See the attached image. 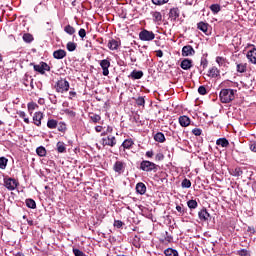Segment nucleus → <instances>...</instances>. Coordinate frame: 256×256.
<instances>
[{
	"instance_id": "f257e3e1",
	"label": "nucleus",
	"mask_w": 256,
	"mask_h": 256,
	"mask_svg": "<svg viewBox=\"0 0 256 256\" xmlns=\"http://www.w3.org/2000/svg\"><path fill=\"white\" fill-rule=\"evenodd\" d=\"M235 99V90L223 89L220 92V100L222 103H231Z\"/></svg>"
},
{
	"instance_id": "f03ea898",
	"label": "nucleus",
	"mask_w": 256,
	"mask_h": 256,
	"mask_svg": "<svg viewBox=\"0 0 256 256\" xmlns=\"http://www.w3.org/2000/svg\"><path fill=\"white\" fill-rule=\"evenodd\" d=\"M57 93H67L69 91V82L65 79H60L55 85Z\"/></svg>"
},
{
	"instance_id": "7ed1b4c3",
	"label": "nucleus",
	"mask_w": 256,
	"mask_h": 256,
	"mask_svg": "<svg viewBox=\"0 0 256 256\" xmlns=\"http://www.w3.org/2000/svg\"><path fill=\"white\" fill-rule=\"evenodd\" d=\"M139 39L141 41H153V39H155V33L144 29L139 33Z\"/></svg>"
},
{
	"instance_id": "20e7f679",
	"label": "nucleus",
	"mask_w": 256,
	"mask_h": 256,
	"mask_svg": "<svg viewBox=\"0 0 256 256\" xmlns=\"http://www.w3.org/2000/svg\"><path fill=\"white\" fill-rule=\"evenodd\" d=\"M140 169L146 172L155 171V169H157V164L151 161L144 160L140 164Z\"/></svg>"
},
{
	"instance_id": "39448f33",
	"label": "nucleus",
	"mask_w": 256,
	"mask_h": 256,
	"mask_svg": "<svg viewBox=\"0 0 256 256\" xmlns=\"http://www.w3.org/2000/svg\"><path fill=\"white\" fill-rule=\"evenodd\" d=\"M102 145L108 146V147H115V145H117V140L115 138V136H107L102 138L101 140Z\"/></svg>"
},
{
	"instance_id": "423d86ee",
	"label": "nucleus",
	"mask_w": 256,
	"mask_h": 256,
	"mask_svg": "<svg viewBox=\"0 0 256 256\" xmlns=\"http://www.w3.org/2000/svg\"><path fill=\"white\" fill-rule=\"evenodd\" d=\"M100 67L102 68V74L104 77H107V75H109V67H111V62L107 59L101 60Z\"/></svg>"
},
{
	"instance_id": "0eeeda50",
	"label": "nucleus",
	"mask_w": 256,
	"mask_h": 256,
	"mask_svg": "<svg viewBox=\"0 0 256 256\" xmlns=\"http://www.w3.org/2000/svg\"><path fill=\"white\" fill-rule=\"evenodd\" d=\"M6 189L9 191H15L17 189V180L8 178L4 181Z\"/></svg>"
},
{
	"instance_id": "6e6552de",
	"label": "nucleus",
	"mask_w": 256,
	"mask_h": 256,
	"mask_svg": "<svg viewBox=\"0 0 256 256\" xmlns=\"http://www.w3.org/2000/svg\"><path fill=\"white\" fill-rule=\"evenodd\" d=\"M107 47L110 49V51H117L119 47H121V42L115 39H110L108 41Z\"/></svg>"
},
{
	"instance_id": "1a4fd4ad",
	"label": "nucleus",
	"mask_w": 256,
	"mask_h": 256,
	"mask_svg": "<svg viewBox=\"0 0 256 256\" xmlns=\"http://www.w3.org/2000/svg\"><path fill=\"white\" fill-rule=\"evenodd\" d=\"M195 53L193 46L187 45L182 48V57H191Z\"/></svg>"
},
{
	"instance_id": "9d476101",
	"label": "nucleus",
	"mask_w": 256,
	"mask_h": 256,
	"mask_svg": "<svg viewBox=\"0 0 256 256\" xmlns=\"http://www.w3.org/2000/svg\"><path fill=\"white\" fill-rule=\"evenodd\" d=\"M180 67L181 69H184V71H189V69L193 67V60H190V59L182 60Z\"/></svg>"
},
{
	"instance_id": "9b49d317",
	"label": "nucleus",
	"mask_w": 256,
	"mask_h": 256,
	"mask_svg": "<svg viewBox=\"0 0 256 256\" xmlns=\"http://www.w3.org/2000/svg\"><path fill=\"white\" fill-rule=\"evenodd\" d=\"M246 57L250 61V63L256 65V48L248 51Z\"/></svg>"
},
{
	"instance_id": "f8f14e48",
	"label": "nucleus",
	"mask_w": 256,
	"mask_h": 256,
	"mask_svg": "<svg viewBox=\"0 0 256 256\" xmlns=\"http://www.w3.org/2000/svg\"><path fill=\"white\" fill-rule=\"evenodd\" d=\"M179 123L181 127H189V125H191V119H189L188 116H180Z\"/></svg>"
},
{
	"instance_id": "ddd939ff",
	"label": "nucleus",
	"mask_w": 256,
	"mask_h": 256,
	"mask_svg": "<svg viewBox=\"0 0 256 256\" xmlns=\"http://www.w3.org/2000/svg\"><path fill=\"white\" fill-rule=\"evenodd\" d=\"M66 56H67V52H65V50H63V49L56 50L53 53L54 59H63Z\"/></svg>"
},
{
	"instance_id": "4468645a",
	"label": "nucleus",
	"mask_w": 256,
	"mask_h": 256,
	"mask_svg": "<svg viewBox=\"0 0 256 256\" xmlns=\"http://www.w3.org/2000/svg\"><path fill=\"white\" fill-rule=\"evenodd\" d=\"M136 191L137 193H139L140 195H145V193H147V186H145L143 184V182H139L137 185H136Z\"/></svg>"
},
{
	"instance_id": "2eb2a0df",
	"label": "nucleus",
	"mask_w": 256,
	"mask_h": 256,
	"mask_svg": "<svg viewBox=\"0 0 256 256\" xmlns=\"http://www.w3.org/2000/svg\"><path fill=\"white\" fill-rule=\"evenodd\" d=\"M114 171L116 173H119L121 174V172L123 171V169H125V164L121 161H117L115 164H114V167H113Z\"/></svg>"
},
{
	"instance_id": "dca6fc26",
	"label": "nucleus",
	"mask_w": 256,
	"mask_h": 256,
	"mask_svg": "<svg viewBox=\"0 0 256 256\" xmlns=\"http://www.w3.org/2000/svg\"><path fill=\"white\" fill-rule=\"evenodd\" d=\"M41 119H43V113L36 112L33 116V121L39 127L41 125Z\"/></svg>"
},
{
	"instance_id": "f3484780",
	"label": "nucleus",
	"mask_w": 256,
	"mask_h": 256,
	"mask_svg": "<svg viewBox=\"0 0 256 256\" xmlns=\"http://www.w3.org/2000/svg\"><path fill=\"white\" fill-rule=\"evenodd\" d=\"M198 217L201 221H207L210 217V214L207 212V210L203 209L198 213Z\"/></svg>"
},
{
	"instance_id": "a211bd4d",
	"label": "nucleus",
	"mask_w": 256,
	"mask_h": 256,
	"mask_svg": "<svg viewBox=\"0 0 256 256\" xmlns=\"http://www.w3.org/2000/svg\"><path fill=\"white\" fill-rule=\"evenodd\" d=\"M152 17L154 23H161V21H163V15H161V12H152Z\"/></svg>"
},
{
	"instance_id": "6ab92c4d",
	"label": "nucleus",
	"mask_w": 256,
	"mask_h": 256,
	"mask_svg": "<svg viewBox=\"0 0 256 256\" xmlns=\"http://www.w3.org/2000/svg\"><path fill=\"white\" fill-rule=\"evenodd\" d=\"M154 140L158 143H165V134L158 132L154 136Z\"/></svg>"
},
{
	"instance_id": "aec40b11",
	"label": "nucleus",
	"mask_w": 256,
	"mask_h": 256,
	"mask_svg": "<svg viewBox=\"0 0 256 256\" xmlns=\"http://www.w3.org/2000/svg\"><path fill=\"white\" fill-rule=\"evenodd\" d=\"M169 17L171 19H177L179 17V8L170 9Z\"/></svg>"
},
{
	"instance_id": "412c9836",
	"label": "nucleus",
	"mask_w": 256,
	"mask_h": 256,
	"mask_svg": "<svg viewBox=\"0 0 256 256\" xmlns=\"http://www.w3.org/2000/svg\"><path fill=\"white\" fill-rule=\"evenodd\" d=\"M197 27L203 33H207V31L209 29V24H207L205 22H200V23H198Z\"/></svg>"
},
{
	"instance_id": "4be33fe9",
	"label": "nucleus",
	"mask_w": 256,
	"mask_h": 256,
	"mask_svg": "<svg viewBox=\"0 0 256 256\" xmlns=\"http://www.w3.org/2000/svg\"><path fill=\"white\" fill-rule=\"evenodd\" d=\"M208 77H219V69L212 67L209 71H208Z\"/></svg>"
},
{
	"instance_id": "5701e85b",
	"label": "nucleus",
	"mask_w": 256,
	"mask_h": 256,
	"mask_svg": "<svg viewBox=\"0 0 256 256\" xmlns=\"http://www.w3.org/2000/svg\"><path fill=\"white\" fill-rule=\"evenodd\" d=\"M216 145H220V147H229V141L226 138H219L216 141Z\"/></svg>"
},
{
	"instance_id": "b1692460",
	"label": "nucleus",
	"mask_w": 256,
	"mask_h": 256,
	"mask_svg": "<svg viewBox=\"0 0 256 256\" xmlns=\"http://www.w3.org/2000/svg\"><path fill=\"white\" fill-rule=\"evenodd\" d=\"M165 256H179V253L177 252V250L173 249V248H167L164 251Z\"/></svg>"
},
{
	"instance_id": "393cba45",
	"label": "nucleus",
	"mask_w": 256,
	"mask_h": 256,
	"mask_svg": "<svg viewBox=\"0 0 256 256\" xmlns=\"http://www.w3.org/2000/svg\"><path fill=\"white\" fill-rule=\"evenodd\" d=\"M36 153L37 155H39V157H45L47 155V150L45 149V147L40 146L36 149Z\"/></svg>"
},
{
	"instance_id": "a878e982",
	"label": "nucleus",
	"mask_w": 256,
	"mask_h": 256,
	"mask_svg": "<svg viewBox=\"0 0 256 256\" xmlns=\"http://www.w3.org/2000/svg\"><path fill=\"white\" fill-rule=\"evenodd\" d=\"M210 11H212V13H214V15H217V13H219V11H221V5H219V4H212L210 6Z\"/></svg>"
},
{
	"instance_id": "bb28decb",
	"label": "nucleus",
	"mask_w": 256,
	"mask_h": 256,
	"mask_svg": "<svg viewBox=\"0 0 256 256\" xmlns=\"http://www.w3.org/2000/svg\"><path fill=\"white\" fill-rule=\"evenodd\" d=\"M122 147H124V149H131V147H133V140L132 139H126L122 143Z\"/></svg>"
},
{
	"instance_id": "cd10ccee",
	"label": "nucleus",
	"mask_w": 256,
	"mask_h": 256,
	"mask_svg": "<svg viewBox=\"0 0 256 256\" xmlns=\"http://www.w3.org/2000/svg\"><path fill=\"white\" fill-rule=\"evenodd\" d=\"M64 31H65V33H67L68 35H74V33H75V28H74L73 26H71V25H67V26H65Z\"/></svg>"
},
{
	"instance_id": "c85d7f7f",
	"label": "nucleus",
	"mask_w": 256,
	"mask_h": 256,
	"mask_svg": "<svg viewBox=\"0 0 256 256\" xmlns=\"http://www.w3.org/2000/svg\"><path fill=\"white\" fill-rule=\"evenodd\" d=\"M238 73H245L247 71V64H237Z\"/></svg>"
},
{
	"instance_id": "c756f323",
	"label": "nucleus",
	"mask_w": 256,
	"mask_h": 256,
	"mask_svg": "<svg viewBox=\"0 0 256 256\" xmlns=\"http://www.w3.org/2000/svg\"><path fill=\"white\" fill-rule=\"evenodd\" d=\"M56 147H57L58 153H65V149H66L65 143H63V142H58L57 145H56Z\"/></svg>"
},
{
	"instance_id": "7c9ffc66",
	"label": "nucleus",
	"mask_w": 256,
	"mask_h": 256,
	"mask_svg": "<svg viewBox=\"0 0 256 256\" xmlns=\"http://www.w3.org/2000/svg\"><path fill=\"white\" fill-rule=\"evenodd\" d=\"M26 205L29 207V209H35L37 207V204L35 203V200L33 199H27Z\"/></svg>"
},
{
	"instance_id": "2f4dec72",
	"label": "nucleus",
	"mask_w": 256,
	"mask_h": 256,
	"mask_svg": "<svg viewBox=\"0 0 256 256\" xmlns=\"http://www.w3.org/2000/svg\"><path fill=\"white\" fill-rule=\"evenodd\" d=\"M47 127L49 129H56L57 128V120H54V119L48 120Z\"/></svg>"
},
{
	"instance_id": "473e14b6",
	"label": "nucleus",
	"mask_w": 256,
	"mask_h": 256,
	"mask_svg": "<svg viewBox=\"0 0 256 256\" xmlns=\"http://www.w3.org/2000/svg\"><path fill=\"white\" fill-rule=\"evenodd\" d=\"M23 41L25 43H31L33 41V35L26 33L23 35Z\"/></svg>"
},
{
	"instance_id": "72a5a7b5",
	"label": "nucleus",
	"mask_w": 256,
	"mask_h": 256,
	"mask_svg": "<svg viewBox=\"0 0 256 256\" xmlns=\"http://www.w3.org/2000/svg\"><path fill=\"white\" fill-rule=\"evenodd\" d=\"M132 77L133 79H141L143 77V71H133Z\"/></svg>"
},
{
	"instance_id": "f704fd0d",
	"label": "nucleus",
	"mask_w": 256,
	"mask_h": 256,
	"mask_svg": "<svg viewBox=\"0 0 256 256\" xmlns=\"http://www.w3.org/2000/svg\"><path fill=\"white\" fill-rule=\"evenodd\" d=\"M181 185H182L183 189H189V187H191V180L186 178L182 181Z\"/></svg>"
},
{
	"instance_id": "c9c22d12",
	"label": "nucleus",
	"mask_w": 256,
	"mask_h": 256,
	"mask_svg": "<svg viewBox=\"0 0 256 256\" xmlns=\"http://www.w3.org/2000/svg\"><path fill=\"white\" fill-rule=\"evenodd\" d=\"M189 209H197V201L196 200H189L187 202Z\"/></svg>"
},
{
	"instance_id": "e433bc0d",
	"label": "nucleus",
	"mask_w": 256,
	"mask_h": 256,
	"mask_svg": "<svg viewBox=\"0 0 256 256\" xmlns=\"http://www.w3.org/2000/svg\"><path fill=\"white\" fill-rule=\"evenodd\" d=\"M153 5H165L166 3H169V0H152Z\"/></svg>"
},
{
	"instance_id": "4c0bfd02",
	"label": "nucleus",
	"mask_w": 256,
	"mask_h": 256,
	"mask_svg": "<svg viewBox=\"0 0 256 256\" xmlns=\"http://www.w3.org/2000/svg\"><path fill=\"white\" fill-rule=\"evenodd\" d=\"M7 158L1 157L0 158V169H5L7 167Z\"/></svg>"
},
{
	"instance_id": "58836bf2",
	"label": "nucleus",
	"mask_w": 256,
	"mask_h": 256,
	"mask_svg": "<svg viewBox=\"0 0 256 256\" xmlns=\"http://www.w3.org/2000/svg\"><path fill=\"white\" fill-rule=\"evenodd\" d=\"M67 49L69 51H75V49H77V44H75L74 42H68L67 43Z\"/></svg>"
},
{
	"instance_id": "ea45409f",
	"label": "nucleus",
	"mask_w": 256,
	"mask_h": 256,
	"mask_svg": "<svg viewBox=\"0 0 256 256\" xmlns=\"http://www.w3.org/2000/svg\"><path fill=\"white\" fill-rule=\"evenodd\" d=\"M34 71H37L38 73H41V75H45V72L43 70V67L41 64L34 65Z\"/></svg>"
},
{
	"instance_id": "a19ab883",
	"label": "nucleus",
	"mask_w": 256,
	"mask_h": 256,
	"mask_svg": "<svg viewBox=\"0 0 256 256\" xmlns=\"http://www.w3.org/2000/svg\"><path fill=\"white\" fill-rule=\"evenodd\" d=\"M91 121H93V123H99V121H101V116L94 114L92 116H90Z\"/></svg>"
},
{
	"instance_id": "79ce46f5",
	"label": "nucleus",
	"mask_w": 256,
	"mask_h": 256,
	"mask_svg": "<svg viewBox=\"0 0 256 256\" xmlns=\"http://www.w3.org/2000/svg\"><path fill=\"white\" fill-rule=\"evenodd\" d=\"M40 65L42 66V70L44 71V73H45V71H51V67H49V65L47 63L42 62V63H40Z\"/></svg>"
},
{
	"instance_id": "37998d69",
	"label": "nucleus",
	"mask_w": 256,
	"mask_h": 256,
	"mask_svg": "<svg viewBox=\"0 0 256 256\" xmlns=\"http://www.w3.org/2000/svg\"><path fill=\"white\" fill-rule=\"evenodd\" d=\"M198 93H199L200 95H207V89L205 88V86H200V87L198 88Z\"/></svg>"
},
{
	"instance_id": "c03bdc74",
	"label": "nucleus",
	"mask_w": 256,
	"mask_h": 256,
	"mask_svg": "<svg viewBox=\"0 0 256 256\" xmlns=\"http://www.w3.org/2000/svg\"><path fill=\"white\" fill-rule=\"evenodd\" d=\"M136 103H137V105H139V106L145 105V98H144V97H138V98L136 99Z\"/></svg>"
},
{
	"instance_id": "a18cd8bd",
	"label": "nucleus",
	"mask_w": 256,
	"mask_h": 256,
	"mask_svg": "<svg viewBox=\"0 0 256 256\" xmlns=\"http://www.w3.org/2000/svg\"><path fill=\"white\" fill-rule=\"evenodd\" d=\"M35 109H37L36 103H28V111H35Z\"/></svg>"
},
{
	"instance_id": "49530a36",
	"label": "nucleus",
	"mask_w": 256,
	"mask_h": 256,
	"mask_svg": "<svg viewBox=\"0 0 256 256\" xmlns=\"http://www.w3.org/2000/svg\"><path fill=\"white\" fill-rule=\"evenodd\" d=\"M79 37H81V39H84V37H86L87 32L85 31V29L81 28L78 32Z\"/></svg>"
},
{
	"instance_id": "de8ad7c7",
	"label": "nucleus",
	"mask_w": 256,
	"mask_h": 256,
	"mask_svg": "<svg viewBox=\"0 0 256 256\" xmlns=\"http://www.w3.org/2000/svg\"><path fill=\"white\" fill-rule=\"evenodd\" d=\"M73 253L75 256H85V253L79 249H73Z\"/></svg>"
},
{
	"instance_id": "09e8293b",
	"label": "nucleus",
	"mask_w": 256,
	"mask_h": 256,
	"mask_svg": "<svg viewBox=\"0 0 256 256\" xmlns=\"http://www.w3.org/2000/svg\"><path fill=\"white\" fill-rule=\"evenodd\" d=\"M192 133H193V135H195L196 137H199V135H201V133H202V130L199 129V128H195V129L192 130Z\"/></svg>"
},
{
	"instance_id": "8fccbe9b",
	"label": "nucleus",
	"mask_w": 256,
	"mask_h": 256,
	"mask_svg": "<svg viewBox=\"0 0 256 256\" xmlns=\"http://www.w3.org/2000/svg\"><path fill=\"white\" fill-rule=\"evenodd\" d=\"M27 114L25 112H20V117L24 119V123L29 124V118H26Z\"/></svg>"
},
{
	"instance_id": "3c124183",
	"label": "nucleus",
	"mask_w": 256,
	"mask_h": 256,
	"mask_svg": "<svg viewBox=\"0 0 256 256\" xmlns=\"http://www.w3.org/2000/svg\"><path fill=\"white\" fill-rule=\"evenodd\" d=\"M216 63H218V65H223L225 63V59H223V57H216Z\"/></svg>"
},
{
	"instance_id": "603ef678",
	"label": "nucleus",
	"mask_w": 256,
	"mask_h": 256,
	"mask_svg": "<svg viewBox=\"0 0 256 256\" xmlns=\"http://www.w3.org/2000/svg\"><path fill=\"white\" fill-rule=\"evenodd\" d=\"M114 227H118V229L123 227V222L121 220L115 221L114 222Z\"/></svg>"
},
{
	"instance_id": "864d4df0",
	"label": "nucleus",
	"mask_w": 256,
	"mask_h": 256,
	"mask_svg": "<svg viewBox=\"0 0 256 256\" xmlns=\"http://www.w3.org/2000/svg\"><path fill=\"white\" fill-rule=\"evenodd\" d=\"M95 131H96L97 133H101V131H103V127H102V126H96V127H95Z\"/></svg>"
},
{
	"instance_id": "5fc2aeb1",
	"label": "nucleus",
	"mask_w": 256,
	"mask_h": 256,
	"mask_svg": "<svg viewBox=\"0 0 256 256\" xmlns=\"http://www.w3.org/2000/svg\"><path fill=\"white\" fill-rule=\"evenodd\" d=\"M156 56L157 57H163V51L162 50L156 51Z\"/></svg>"
},
{
	"instance_id": "6e6d98bb",
	"label": "nucleus",
	"mask_w": 256,
	"mask_h": 256,
	"mask_svg": "<svg viewBox=\"0 0 256 256\" xmlns=\"http://www.w3.org/2000/svg\"><path fill=\"white\" fill-rule=\"evenodd\" d=\"M163 154H161V153H159V154H157L156 155V159H158V161H162V159H163Z\"/></svg>"
},
{
	"instance_id": "4d7b16f0",
	"label": "nucleus",
	"mask_w": 256,
	"mask_h": 256,
	"mask_svg": "<svg viewBox=\"0 0 256 256\" xmlns=\"http://www.w3.org/2000/svg\"><path fill=\"white\" fill-rule=\"evenodd\" d=\"M250 149H251V151H253L254 153H256V144H251V145H250Z\"/></svg>"
},
{
	"instance_id": "13d9d810",
	"label": "nucleus",
	"mask_w": 256,
	"mask_h": 256,
	"mask_svg": "<svg viewBox=\"0 0 256 256\" xmlns=\"http://www.w3.org/2000/svg\"><path fill=\"white\" fill-rule=\"evenodd\" d=\"M239 255H240V256H247V250H241V251L239 252Z\"/></svg>"
},
{
	"instance_id": "bf43d9fd",
	"label": "nucleus",
	"mask_w": 256,
	"mask_h": 256,
	"mask_svg": "<svg viewBox=\"0 0 256 256\" xmlns=\"http://www.w3.org/2000/svg\"><path fill=\"white\" fill-rule=\"evenodd\" d=\"M146 157H149V158L153 157V151H147Z\"/></svg>"
},
{
	"instance_id": "052dcab7",
	"label": "nucleus",
	"mask_w": 256,
	"mask_h": 256,
	"mask_svg": "<svg viewBox=\"0 0 256 256\" xmlns=\"http://www.w3.org/2000/svg\"><path fill=\"white\" fill-rule=\"evenodd\" d=\"M113 132V128L111 126L107 127V133H112Z\"/></svg>"
},
{
	"instance_id": "680f3d73",
	"label": "nucleus",
	"mask_w": 256,
	"mask_h": 256,
	"mask_svg": "<svg viewBox=\"0 0 256 256\" xmlns=\"http://www.w3.org/2000/svg\"><path fill=\"white\" fill-rule=\"evenodd\" d=\"M176 210L181 213L183 211V208L181 206H176Z\"/></svg>"
},
{
	"instance_id": "e2e57ef3",
	"label": "nucleus",
	"mask_w": 256,
	"mask_h": 256,
	"mask_svg": "<svg viewBox=\"0 0 256 256\" xmlns=\"http://www.w3.org/2000/svg\"><path fill=\"white\" fill-rule=\"evenodd\" d=\"M249 231H251V233H255V229L254 228H249Z\"/></svg>"
},
{
	"instance_id": "0e129e2a",
	"label": "nucleus",
	"mask_w": 256,
	"mask_h": 256,
	"mask_svg": "<svg viewBox=\"0 0 256 256\" xmlns=\"http://www.w3.org/2000/svg\"><path fill=\"white\" fill-rule=\"evenodd\" d=\"M0 61H3V56L0 54Z\"/></svg>"
},
{
	"instance_id": "69168bd1",
	"label": "nucleus",
	"mask_w": 256,
	"mask_h": 256,
	"mask_svg": "<svg viewBox=\"0 0 256 256\" xmlns=\"http://www.w3.org/2000/svg\"><path fill=\"white\" fill-rule=\"evenodd\" d=\"M70 95H76V93L75 92H70Z\"/></svg>"
},
{
	"instance_id": "338daca9",
	"label": "nucleus",
	"mask_w": 256,
	"mask_h": 256,
	"mask_svg": "<svg viewBox=\"0 0 256 256\" xmlns=\"http://www.w3.org/2000/svg\"><path fill=\"white\" fill-rule=\"evenodd\" d=\"M0 125H3V121L0 120Z\"/></svg>"
}]
</instances>
